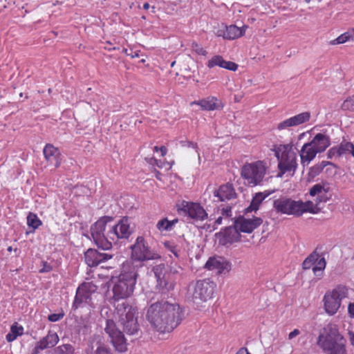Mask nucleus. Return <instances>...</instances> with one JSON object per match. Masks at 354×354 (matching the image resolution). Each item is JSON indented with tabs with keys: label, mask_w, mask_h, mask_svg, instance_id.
Here are the masks:
<instances>
[{
	"label": "nucleus",
	"mask_w": 354,
	"mask_h": 354,
	"mask_svg": "<svg viewBox=\"0 0 354 354\" xmlns=\"http://www.w3.org/2000/svg\"><path fill=\"white\" fill-rule=\"evenodd\" d=\"M170 250L176 257H179L178 251L176 250V247H172Z\"/></svg>",
	"instance_id": "obj_52"
},
{
	"label": "nucleus",
	"mask_w": 354,
	"mask_h": 354,
	"mask_svg": "<svg viewBox=\"0 0 354 354\" xmlns=\"http://www.w3.org/2000/svg\"><path fill=\"white\" fill-rule=\"evenodd\" d=\"M184 312L176 303L158 301L147 309L146 319L151 328L160 333H171L182 322Z\"/></svg>",
	"instance_id": "obj_1"
},
{
	"label": "nucleus",
	"mask_w": 354,
	"mask_h": 354,
	"mask_svg": "<svg viewBox=\"0 0 354 354\" xmlns=\"http://www.w3.org/2000/svg\"><path fill=\"white\" fill-rule=\"evenodd\" d=\"M64 313H54L48 316V320L52 322H55L60 320L63 317Z\"/></svg>",
	"instance_id": "obj_43"
},
{
	"label": "nucleus",
	"mask_w": 354,
	"mask_h": 354,
	"mask_svg": "<svg viewBox=\"0 0 354 354\" xmlns=\"http://www.w3.org/2000/svg\"><path fill=\"white\" fill-rule=\"evenodd\" d=\"M309 143L318 151H324L330 145V137L322 133L316 134Z\"/></svg>",
	"instance_id": "obj_26"
},
{
	"label": "nucleus",
	"mask_w": 354,
	"mask_h": 354,
	"mask_svg": "<svg viewBox=\"0 0 354 354\" xmlns=\"http://www.w3.org/2000/svg\"><path fill=\"white\" fill-rule=\"evenodd\" d=\"M326 262L322 254L316 251L310 254L303 262V268L310 269L313 267V271L316 276L321 277L325 269Z\"/></svg>",
	"instance_id": "obj_15"
},
{
	"label": "nucleus",
	"mask_w": 354,
	"mask_h": 354,
	"mask_svg": "<svg viewBox=\"0 0 354 354\" xmlns=\"http://www.w3.org/2000/svg\"><path fill=\"white\" fill-rule=\"evenodd\" d=\"M6 0H0V10L3 8H6V5H5V1Z\"/></svg>",
	"instance_id": "obj_56"
},
{
	"label": "nucleus",
	"mask_w": 354,
	"mask_h": 354,
	"mask_svg": "<svg viewBox=\"0 0 354 354\" xmlns=\"http://www.w3.org/2000/svg\"><path fill=\"white\" fill-rule=\"evenodd\" d=\"M104 330L109 335L111 342L116 351L120 353L127 351V344L124 335L122 332L116 327L115 323L113 320H106Z\"/></svg>",
	"instance_id": "obj_14"
},
{
	"label": "nucleus",
	"mask_w": 354,
	"mask_h": 354,
	"mask_svg": "<svg viewBox=\"0 0 354 354\" xmlns=\"http://www.w3.org/2000/svg\"><path fill=\"white\" fill-rule=\"evenodd\" d=\"M329 190V187L326 183H317L314 185L309 191V194L311 196H316V203L314 205H317L322 201H326V194Z\"/></svg>",
	"instance_id": "obj_25"
},
{
	"label": "nucleus",
	"mask_w": 354,
	"mask_h": 354,
	"mask_svg": "<svg viewBox=\"0 0 354 354\" xmlns=\"http://www.w3.org/2000/svg\"><path fill=\"white\" fill-rule=\"evenodd\" d=\"M216 285L209 279L197 281L193 286L192 300L199 305L211 299L215 292Z\"/></svg>",
	"instance_id": "obj_11"
},
{
	"label": "nucleus",
	"mask_w": 354,
	"mask_h": 354,
	"mask_svg": "<svg viewBox=\"0 0 354 354\" xmlns=\"http://www.w3.org/2000/svg\"><path fill=\"white\" fill-rule=\"evenodd\" d=\"M330 353H331V354H337V353H336V352H330Z\"/></svg>",
	"instance_id": "obj_64"
},
{
	"label": "nucleus",
	"mask_w": 354,
	"mask_h": 354,
	"mask_svg": "<svg viewBox=\"0 0 354 354\" xmlns=\"http://www.w3.org/2000/svg\"><path fill=\"white\" fill-rule=\"evenodd\" d=\"M245 32V30L239 28L235 25L227 26L225 30L224 39H234L241 37Z\"/></svg>",
	"instance_id": "obj_30"
},
{
	"label": "nucleus",
	"mask_w": 354,
	"mask_h": 354,
	"mask_svg": "<svg viewBox=\"0 0 354 354\" xmlns=\"http://www.w3.org/2000/svg\"><path fill=\"white\" fill-rule=\"evenodd\" d=\"M12 250V248L11 246L8 248V251L11 252Z\"/></svg>",
	"instance_id": "obj_62"
},
{
	"label": "nucleus",
	"mask_w": 354,
	"mask_h": 354,
	"mask_svg": "<svg viewBox=\"0 0 354 354\" xmlns=\"http://www.w3.org/2000/svg\"><path fill=\"white\" fill-rule=\"evenodd\" d=\"M347 337L351 344L354 346V331L353 330H348Z\"/></svg>",
	"instance_id": "obj_48"
},
{
	"label": "nucleus",
	"mask_w": 354,
	"mask_h": 354,
	"mask_svg": "<svg viewBox=\"0 0 354 354\" xmlns=\"http://www.w3.org/2000/svg\"><path fill=\"white\" fill-rule=\"evenodd\" d=\"M354 37V32L353 33H351V32H344L343 34H342L340 36H339L335 41H333V44H344L351 39H353Z\"/></svg>",
	"instance_id": "obj_41"
},
{
	"label": "nucleus",
	"mask_w": 354,
	"mask_h": 354,
	"mask_svg": "<svg viewBox=\"0 0 354 354\" xmlns=\"http://www.w3.org/2000/svg\"><path fill=\"white\" fill-rule=\"evenodd\" d=\"M274 190H266L262 192H258L253 197L250 206L246 209V212H256L259 209L260 205L262 201L269 196L270 194L274 193Z\"/></svg>",
	"instance_id": "obj_29"
},
{
	"label": "nucleus",
	"mask_w": 354,
	"mask_h": 354,
	"mask_svg": "<svg viewBox=\"0 0 354 354\" xmlns=\"http://www.w3.org/2000/svg\"><path fill=\"white\" fill-rule=\"evenodd\" d=\"M27 224L33 230H36L42 224V223L35 214L30 212L27 216Z\"/></svg>",
	"instance_id": "obj_34"
},
{
	"label": "nucleus",
	"mask_w": 354,
	"mask_h": 354,
	"mask_svg": "<svg viewBox=\"0 0 354 354\" xmlns=\"http://www.w3.org/2000/svg\"><path fill=\"white\" fill-rule=\"evenodd\" d=\"M324 333L318 337L319 345L325 351L344 354L346 340L339 333L336 324H328L324 328Z\"/></svg>",
	"instance_id": "obj_6"
},
{
	"label": "nucleus",
	"mask_w": 354,
	"mask_h": 354,
	"mask_svg": "<svg viewBox=\"0 0 354 354\" xmlns=\"http://www.w3.org/2000/svg\"><path fill=\"white\" fill-rule=\"evenodd\" d=\"M221 214L223 216H225L226 218L231 216V207L227 206L226 207H223L221 209Z\"/></svg>",
	"instance_id": "obj_46"
},
{
	"label": "nucleus",
	"mask_w": 354,
	"mask_h": 354,
	"mask_svg": "<svg viewBox=\"0 0 354 354\" xmlns=\"http://www.w3.org/2000/svg\"><path fill=\"white\" fill-rule=\"evenodd\" d=\"M170 272H173V273H176V272H177V271H176V270H174V271H173L171 269L170 270Z\"/></svg>",
	"instance_id": "obj_63"
},
{
	"label": "nucleus",
	"mask_w": 354,
	"mask_h": 354,
	"mask_svg": "<svg viewBox=\"0 0 354 354\" xmlns=\"http://www.w3.org/2000/svg\"><path fill=\"white\" fill-rule=\"evenodd\" d=\"M328 156L329 158H332L333 156H339L338 147H335L331 148L328 152Z\"/></svg>",
	"instance_id": "obj_45"
},
{
	"label": "nucleus",
	"mask_w": 354,
	"mask_h": 354,
	"mask_svg": "<svg viewBox=\"0 0 354 354\" xmlns=\"http://www.w3.org/2000/svg\"><path fill=\"white\" fill-rule=\"evenodd\" d=\"M115 313L123 331L128 335L138 336L140 330L136 316V309L127 301H122L115 306Z\"/></svg>",
	"instance_id": "obj_7"
},
{
	"label": "nucleus",
	"mask_w": 354,
	"mask_h": 354,
	"mask_svg": "<svg viewBox=\"0 0 354 354\" xmlns=\"http://www.w3.org/2000/svg\"><path fill=\"white\" fill-rule=\"evenodd\" d=\"M299 334H300V330L299 329H295L288 334V339H292L293 338H295Z\"/></svg>",
	"instance_id": "obj_49"
},
{
	"label": "nucleus",
	"mask_w": 354,
	"mask_h": 354,
	"mask_svg": "<svg viewBox=\"0 0 354 354\" xmlns=\"http://www.w3.org/2000/svg\"><path fill=\"white\" fill-rule=\"evenodd\" d=\"M133 262H127L123 265L122 271L112 288L113 299L119 301L130 297L134 291L138 277V268H141Z\"/></svg>",
	"instance_id": "obj_3"
},
{
	"label": "nucleus",
	"mask_w": 354,
	"mask_h": 354,
	"mask_svg": "<svg viewBox=\"0 0 354 354\" xmlns=\"http://www.w3.org/2000/svg\"><path fill=\"white\" fill-rule=\"evenodd\" d=\"M273 208L277 213L295 216H300L306 212L317 214L320 211L317 205H314L311 201L303 202L300 200L295 201L286 196L275 199L273 201Z\"/></svg>",
	"instance_id": "obj_4"
},
{
	"label": "nucleus",
	"mask_w": 354,
	"mask_h": 354,
	"mask_svg": "<svg viewBox=\"0 0 354 354\" xmlns=\"http://www.w3.org/2000/svg\"><path fill=\"white\" fill-rule=\"evenodd\" d=\"M216 35L218 37H222L224 38V35H225V30H219L217 31L216 32Z\"/></svg>",
	"instance_id": "obj_54"
},
{
	"label": "nucleus",
	"mask_w": 354,
	"mask_h": 354,
	"mask_svg": "<svg viewBox=\"0 0 354 354\" xmlns=\"http://www.w3.org/2000/svg\"><path fill=\"white\" fill-rule=\"evenodd\" d=\"M59 339L56 333L49 330L46 336L37 343L31 354H38L40 351L54 347L58 343Z\"/></svg>",
	"instance_id": "obj_19"
},
{
	"label": "nucleus",
	"mask_w": 354,
	"mask_h": 354,
	"mask_svg": "<svg viewBox=\"0 0 354 354\" xmlns=\"http://www.w3.org/2000/svg\"><path fill=\"white\" fill-rule=\"evenodd\" d=\"M268 165L263 160L245 164L241 169V177L251 187L261 184L266 176Z\"/></svg>",
	"instance_id": "obj_8"
},
{
	"label": "nucleus",
	"mask_w": 354,
	"mask_h": 354,
	"mask_svg": "<svg viewBox=\"0 0 354 354\" xmlns=\"http://www.w3.org/2000/svg\"><path fill=\"white\" fill-rule=\"evenodd\" d=\"M207 65L209 68H213L218 66L232 71H235L238 68V65L236 63L230 61H225L220 55L214 56L211 59L208 61Z\"/></svg>",
	"instance_id": "obj_28"
},
{
	"label": "nucleus",
	"mask_w": 354,
	"mask_h": 354,
	"mask_svg": "<svg viewBox=\"0 0 354 354\" xmlns=\"http://www.w3.org/2000/svg\"><path fill=\"white\" fill-rule=\"evenodd\" d=\"M310 113L308 111L303 112L290 117L277 124V129L279 131L288 129L290 127H298L310 120Z\"/></svg>",
	"instance_id": "obj_17"
},
{
	"label": "nucleus",
	"mask_w": 354,
	"mask_h": 354,
	"mask_svg": "<svg viewBox=\"0 0 354 354\" xmlns=\"http://www.w3.org/2000/svg\"><path fill=\"white\" fill-rule=\"evenodd\" d=\"M24 333V328L21 326L13 325L11 326L10 332L6 335V340L9 342L14 341L19 335Z\"/></svg>",
	"instance_id": "obj_33"
},
{
	"label": "nucleus",
	"mask_w": 354,
	"mask_h": 354,
	"mask_svg": "<svg viewBox=\"0 0 354 354\" xmlns=\"http://www.w3.org/2000/svg\"><path fill=\"white\" fill-rule=\"evenodd\" d=\"M43 153L46 160L50 165L53 166L55 168L59 167L61 158L60 152L57 148L51 144H47L43 150Z\"/></svg>",
	"instance_id": "obj_22"
},
{
	"label": "nucleus",
	"mask_w": 354,
	"mask_h": 354,
	"mask_svg": "<svg viewBox=\"0 0 354 354\" xmlns=\"http://www.w3.org/2000/svg\"><path fill=\"white\" fill-rule=\"evenodd\" d=\"M192 49L198 55H206L207 51L197 42L193 41L191 45Z\"/></svg>",
	"instance_id": "obj_42"
},
{
	"label": "nucleus",
	"mask_w": 354,
	"mask_h": 354,
	"mask_svg": "<svg viewBox=\"0 0 354 354\" xmlns=\"http://www.w3.org/2000/svg\"><path fill=\"white\" fill-rule=\"evenodd\" d=\"M112 217L104 216L91 227V234L96 245L104 250L112 248V242L128 239L133 232L129 219L123 217L115 225H111Z\"/></svg>",
	"instance_id": "obj_2"
},
{
	"label": "nucleus",
	"mask_w": 354,
	"mask_h": 354,
	"mask_svg": "<svg viewBox=\"0 0 354 354\" xmlns=\"http://www.w3.org/2000/svg\"><path fill=\"white\" fill-rule=\"evenodd\" d=\"M348 296V289L344 286H338L327 291L323 298L324 307L329 315H334L339 309L342 299Z\"/></svg>",
	"instance_id": "obj_10"
},
{
	"label": "nucleus",
	"mask_w": 354,
	"mask_h": 354,
	"mask_svg": "<svg viewBox=\"0 0 354 354\" xmlns=\"http://www.w3.org/2000/svg\"><path fill=\"white\" fill-rule=\"evenodd\" d=\"M74 349L71 344H66L57 346L54 349L55 354H73Z\"/></svg>",
	"instance_id": "obj_36"
},
{
	"label": "nucleus",
	"mask_w": 354,
	"mask_h": 354,
	"mask_svg": "<svg viewBox=\"0 0 354 354\" xmlns=\"http://www.w3.org/2000/svg\"><path fill=\"white\" fill-rule=\"evenodd\" d=\"M97 287L93 282H84L77 288L72 308L74 310L85 305L92 306V295L96 292Z\"/></svg>",
	"instance_id": "obj_13"
},
{
	"label": "nucleus",
	"mask_w": 354,
	"mask_h": 354,
	"mask_svg": "<svg viewBox=\"0 0 354 354\" xmlns=\"http://www.w3.org/2000/svg\"><path fill=\"white\" fill-rule=\"evenodd\" d=\"M42 268L39 270L40 273L49 272L52 270V266L46 261H42Z\"/></svg>",
	"instance_id": "obj_44"
},
{
	"label": "nucleus",
	"mask_w": 354,
	"mask_h": 354,
	"mask_svg": "<svg viewBox=\"0 0 354 354\" xmlns=\"http://www.w3.org/2000/svg\"><path fill=\"white\" fill-rule=\"evenodd\" d=\"M236 196L235 189L230 183L221 185L218 189L214 192V196L218 198L219 201H230L236 198Z\"/></svg>",
	"instance_id": "obj_23"
},
{
	"label": "nucleus",
	"mask_w": 354,
	"mask_h": 354,
	"mask_svg": "<svg viewBox=\"0 0 354 354\" xmlns=\"http://www.w3.org/2000/svg\"><path fill=\"white\" fill-rule=\"evenodd\" d=\"M180 144L183 147H192L193 148H196V144L190 141H188V140L180 141Z\"/></svg>",
	"instance_id": "obj_47"
},
{
	"label": "nucleus",
	"mask_w": 354,
	"mask_h": 354,
	"mask_svg": "<svg viewBox=\"0 0 354 354\" xmlns=\"http://www.w3.org/2000/svg\"><path fill=\"white\" fill-rule=\"evenodd\" d=\"M95 347L96 348L90 354H112L111 350L100 342H96Z\"/></svg>",
	"instance_id": "obj_38"
},
{
	"label": "nucleus",
	"mask_w": 354,
	"mask_h": 354,
	"mask_svg": "<svg viewBox=\"0 0 354 354\" xmlns=\"http://www.w3.org/2000/svg\"><path fill=\"white\" fill-rule=\"evenodd\" d=\"M152 272L155 276L156 280L160 279V277H162L167 271V267L165 263H160L153 266Z\"/></svg>",
	"instance_id": "obj_35"
},
{
	"label": "nucleus",
	"mask_w": 354,
	"mask_h": 354,
	"mask_svg": "<svg viewBox=\"0 0 354 354\" xmlns=\"http://www.w3.org/2000/svg\"><path fill=\"white\" fill-rule=\"evenodd\" d=\"M131 259L133 262L143 263L161 259L160 254L151 249L143 236L137 237L135 243L131 246Z\"/></svg>",
	"instance_id": "obj_9"
},
{
	"label": "nucleus",
	"mask_w": 354,
	"mask_h": 354,
	"mask_svg": "<svg viewBox=\"0 0 354 354\" xmlns=\"http://www.w3.org/2000/svg\"><path fill=\"white\" fill-rule=\"evenodd\" d=\"M222 216H219L218 218L216 219L215 223L217 225H221L222 223Z\"/></svg>",
	"instance_id": "obj_55"
},
{
	"label": "nucleus",
	"mask_w": 354,
	"mask_h": 354,
	"mask_svg": "<svg viewBox=\"0 0 354 354\" xmlns=\"http://www.w3.org/2000/svg\"><path fill=\"white\" fill-rule=\"evenodd\" d=\"M341 109L344 111H354V95L347 97L343 102Z\"/></svg>",
	"instance_id": "obj_39"
},
{
	"label": "nucleus",
	"mask_w": 354,
	"mask_h": 354,
	"mask_svg": "<svg viewBox=\"0 0 354 354\" xmlns=\"http://www.w3.org/2000/svg\"><path fill=\"white\" fill-rule=\"evenodd\" d=\"M154 150H155L156 151H160V148H159L158 147H154Z\"/></svg>",
	"instance_id": "obj_60"
},
{
	"label": "nucleus",
	"mask_w": 354,
	"mask_h": 354,
	"mask_svg": "<svg viewBox=\"0 0 354 354\" xmlns=\"http://www.w3.org/2000/svg\"><path fill=\"white\" fill-rule=\"evenodd\" d=\"M123 52H124V53H126L127 55H130V54H129V53H127V49H124V50H123Z\"/></svg>",
	"instance_id": "obj_61"
},
{
	"label": "nucleus",
	"mask_w": 354,
	"mask_h": 354,
	"mask_svg": "<svg viewBox=\"0 0 354 354\" xmlns=\"http://www.w3.org/2000/svg\"><path fill=\"white\" fill-rule=\"evenodd\" d=\"M176 207L180 214L187 216L194 221H203L207 218V213L198 203L182 201Z\"/></svg>",
	"instance_id": "obj_12"
},
{
	"label": "nucleus",
	"mask_w": 354,
	"mask_h": 354,
	"mask_svg": "<svg viewBox=\"0 0 354 354\" xmlns=\"http://www.w3.org/2000/svg\"><path fill=\"white\" fill-rule=\"evenodd\" d=\"M240 231L236 225L234 227H229L226 229L225 232V239L226 243H232L234 242H237L240 240L241 235Z\"/></svg>",
	"instance_id": "obj_31"
},
{
	"label": "nucleus",
	"mask_w": 354,
	"mask_h": 354,
	"mask_svg": "<svg viewBox=\"0 0 354 354\" xmlns=\"http://www.w3.org/2000/svg\"><path fill=\"white\" fill-rule=\"evenodd\" d=\"M156 227L160 232L169 231L172 229V223L167 218H162L157 223Z\"/></svg>",
	"instance_id": "obj_37"
},
{
	"label": "nucleus",
	"mask_w": 354,
	"mask_h": 354,
	"mask_svg": "<svg viewBox=\"0 0 354 354\" xmlns=\"http://www.w3.org/2000/svg\"><path fill=\"white\" fill-rule=\"evenodd\" d=\"M209 270H215L218 274H225L230 271L232 264L221 257H210L205 265Z\"/></svg>",
	"instance_id": "obj_16"
},
{
	"label": "nucleus",
	"mask_w": 354,
	"mask_h": 354,
	"mask_svg": "<svg viewBox=\"0 0 354 354\" xmlns=\"http://www.w3.org/2000/svg\"><path fill=\"white\" fill-rule=\"evenodd\" d=\"M318 151L309 143H305L299 152L301 163L304 165H308L315 158Z\"/></svg>",
	"instance_id": "obj_27"
},
{
	"label": "nucleus",
	"mask_w": 354,
	"mask_h": 354,
	"mask_svg": "<svg viewBox=\"0 0 354 354\" xmlns=\"http://www.w3.org/2000/svg\"><path fill=\"white\" fill-rule=\"evenodd\" d=\"M339 156L351 154L354 157V145L350 142H342L338 147Z\"/></svg>",
	"instance_id": "obj_32"
},
{
	"label": "nucleus",
	"mask_w": 354,
	"mask_h": 354,
	"mask_svg": "<svg viewBox=\"0 0 354 354\" xmlns=\"http://www.w3.org/2000/svg\"><path fill=\"white\" fill-rule=\"evenodd\" d=\"M236 354H250L246 348H241Z\"/></svg>",
	"instance_id": "obj_51"
},
{
	"label": "nucleus",
	"mask_w": 354,
	"mask_h": 354,
	"mask_svg": "<svg viewBox=\"0 0 354 354\" xmlns=\"http://www.w3.org/2000/svg\"><path fill=\"white\" fill-rule=\"evenodd\" d=\"M112 255L108 253L100 252L95 249L90 248L84 253V258L86 264L89 267L97 266L112 258Z\"/></svg>",
	"instance_id": "obj_18"
},
{
	"label": "nucleus",
	"mask_w": 354,
	"mask_h": 354,
	"mask_svg": "<svg viewBox=\"0 0 354 354\" xmlns=\"http://www.w3.org/2000/svg\"><path fill=\"white\" fill-rule=\"evenodd\" d=\"M326 165L327 164L325 162H322L320 165H316L310 167L308 171V176L311 178L317 176L322 172Z\"/></svg>",
	"instance_id": "obj_40"
},
{
	"label": "nucleus",
	"mask_w": 354,
	"mask_h": 354,
	"mask_svg": "<svg viewBox=\"0 0 354 354\" xmlns=\"http://www.w3.org/2000/svg\"><path fill=\"white\" fill-rule=\"evenodd\" d=\"M143 8L147 10L149 8V4L148 3H145L143 5Z\"/></svg>",
	"instance_id": "obj_57"
},
{
	"label": "nucleus",
	"mask_w": 354,
	"mask_h": 354,
	"mask_svg": "<svg viewBox=\"0 0 354 354\" xmlns=\"http://www.w3.org/2000/svg\"><path fill=\"white\" fill-rule=\"evenodd\" d=\"M160 151L161 152V156H164L167 153V148L165 147H160Z\"/></svg>",
	"instance_id": "obj_53"
},
{
	"label": "nucleus",
	"mask_w": 354,
	"mask_h": 354,
	"mask_svg": "<svg viewBox=\"0 0 354 354\" xmlns=\"http://www.w3.org/2000/svg\"><path fill=\"white\" fill-rule=\"evenodd\" d=\"M131 57H138V53H135L133 55H131Z\"/></svg>",
	"instance_id": "obj_59"
},
{
	"label": "nucleus",
	"mask_w": 354,
	"mask_h": 354,
	"mask_svg": "<svg viewBox=\"0 0 354 354\" xmlns=\"http://www.w3.org/2000/svg\"><path fill=\"white\" fill-rule=\"evenodd\" d=\"M274 155L277 159V168L279 172L277 175L278 178L286 174L290 173L292 176L295 173L297 167V154L290 144L279 145L275 146Z\"/></svg>",
	"instance_id": "obj_5"
},
{
	"label": "nucleus",
	"mask_w": 354,
	"mask_h": 354,
	"mask_svg": "<svg viewBox=\"0 0 354 354\" xmlns=\"http://www.w3.org/2000/svg\"><path fill=\"white\" fill-rule=\"evenodd\" d=\"M263 221L261 218L254 217L252 218H239L236 223V227L242 232L251 233L254 229L259 227Z\"/></svg>",
	"instance_id": "obj_21"
},
{
	"label": "nucleus",
	"mask_w": 354,
	"mask_h": 354,
	"mask_svg": "<svg viewBox=\"0 0 354 354\" xmlns=\"http://www.w3.org/2000/svg\"><path fill=\"white\" fill-rule=\"evenodd\" d=\"M175 287V281L171 278V274L167 272L160 279H156V288L162 294H167L173 290Z\"/></svg>",
	"instance_id": "obj_24"
},
{
	"label": "nucleus",
	"mask_w": 354,
	"mask_h": 354,
	"mask_svg": "<svg viewBox=\"0 0 354 354\" xmlns=\"http://www.w3.org/2000/svg\"><path fill=\"white\" fill-rule=\"evenodd\" d=\"M193 104L198 105L205 111L221 110L224 106L223 102L214 96H209L198 101H194L191 102V105Z\"/></svg>",
	"instance_id": "obj_20"
},
{
	"label": "nucleus",
	"mask_w": 354,
	"mask_h": 354,
	"mask_svg": "<svg viewBox=\"0 0 354 354\" xmlns=\"http://www.w3.org/2000/svg\"><path fill=\"white\" fill-rule=\"evenodd\" d=\"M170 222L172 223V227L175 225V223H176L178 222V220L177 219H174L173 221H170Z\"/></svg>",
	"instance_id": "obj_58"
},
{
	"label": "nucleus",
	"mask_w": 354,
	"mask_h": 354,
	"mask_svg": "<svg viewBox=\"0 0 354 354\" xmlns=\"http://www.w3.org/2000/svg\"><path fill=\"white\" fill-rule=\"evenodd\" d=\"M348 312L351 317H354V303H350L348 304Z\"/></svg>",
	"instance_id": "obj_50"
}]
</instances>
